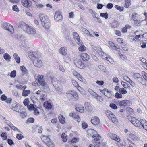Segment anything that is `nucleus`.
<instances>
[{"label":"nucleus","instance_id":"f257e3e1","mask_svg":"<svg viewBox=\"0 0 147 147\" xmlns=\"http://www.w3.org/2000/svg\"><path fill=\"white\" fill-rule=\"evenodd\" d=\"M51 80L56 90L59 92H62L63 90V88L60 82L56 78L53 77L51 78Z\"/></svg>","mask_w":147,"mask_h":147},{"label":"nucleus","instance_id":"f03ea898","mask_svg":"<svg viewBox=\"0 0 147 147\" xmlns=\"http://www.w3.org/2000/svg\"><path fill=\"white\" fill-rule=\"evenodd\" d=\"M20 27L28 34H34L36 33V30L32 26H29L24 22L22 23Z\"/></svg>","mask_w":147,"mask_h":147},{"label":"nucleus","instance_id":"7ed1b4c3","mask_svg":"<svg viewBox=\"0 0 147 147\" xmlns=\"http://www.w3.org/2000/svg\"><path fill=\"white\" fill-rule=\"evenodd\" d=\"M66 94L69 99L76 101L78 98L77 93L74 91L68 90L66 92Z\"/></svg>","mask_w":147,"mask_h":147},{"label":"nucleus","instance_id":"20e7f679","mask_svg":"<svg viewBox=\"0 0 147 147\" xmlns=\"http://www.w3.org/2000/svg\"><path fill=\"white\" fill-rule=\"evenodd\" d=\"M105 114L110 120L115 123H117L118 122L117 119L113 113L109 110H107L105 111Z\"/></svg>","mask_w":147,"mask_h":147},{"label":"nucleus","instance_id":"39448f33","mask_svg":"<svg viewBox=\"0 0 147 147\" xmlns=\"http://www.w3.org/2000/svg\"><path fill=\"white\" fill-rule=\"evenodd\" d=\"M3 27L4 29L8 31L9 33L13 34L14 32L13 26L8 23H4Z\"/></svg>","mask_w":147,"mask_h":147},{"label":"nucleus","instance_id":"423d86ee","mask_svg":"<svg viewBox=\"0 0 147 147\" xmlns=\"http://www.w3.org/2000/svg\"><path fill=\"white\" fill-rule=\"evenodd\" d=\"M33 59L34 65L38 68L41 67L43 65V63L40 58L34 56Z\"/></svg>","mask_w":147,"mask_h":147},{"label":"nucleus","instance_id":"0eeeda50","mask_svg":"<svg viewBox=\"0 0 147 147\" xmlns=\"http://www.w3.org/2000/svg\"><path fill=\"white\" fill-rule=\"evenodd\" d=\"M128 119L135 126L139 128H141V126L140 125V122L139 120L137 119L136 118L129 116L128 117Z\"/></svg>","mask_w":147,"mask_h":147},{"label":"nucleus","instance_id":"6e6552de","mask_svg":"<svg viewBox=\"0 0 147 147\" xmlns=\"http://www.w3.org/2000/svg\"><path fill=\"white\" fill-rule=\"evenodd\" d=\"M36 80L38 83L37 84H39L42 86H44L46 85V82L43 79V76L42 75H38L37 76Z\"/></svg>","mask_w":147,"mask_h":147},{"label":"nucleus","instance_id":"1a4fd4ad","mask_svg":"<svg viewBox=\"0 0 147 147\" xmlns=\"http://www.w3.org/2000/svg\"><path fill=\"white\" fill-rule=\"evenodd\" d=\"M74 63L75 65L79 68L84 69L85 67L84 64L79 59H76L74 60Z\"/></svg>","mask_w":147,"mask_h":147},{"label":"nucleus","instance_id":"9d476101","mask_svg":"<svg viewBox=\"0 0 147 147\" xmlns=\"http://www.w3.org/2000/svg\"><path fill=\"white\" fill-rule=\"evenodd\" d=\"M54 18L56 21H59L62 18V15L59 11H56L55 14Z\"/></svg>","mask_w":147,"mask_h":147},{"label":"nucleus","instance_id":"9b49d317","mask_svg":"<svg viewBox=\"0 0 147 147\" xmlns=\"http://www.w3.org/2000/svg\"><path fill=\"white\" fill-rule=\"evenodd\" d=\"M59 53L62 55L65 56L67 53V47H63L59 50Z\"/></svg>","mask_w":147,"mask_h":147},{"label":"nucleus","instance_id":"f8f14e48","mask_svg":"<svg viewBox=\"0 0 147 147\" xmlns=\"http://www.w3.org/2000/svg\"><path fill=\"white\" fill-rule=\"evenodd\" d=\"M102 93L107 97L110 98L112 96L111 92L107 89H104L101 91Z\"/></svg>","mask_w":147,"mask_h":147},{"label":"nucleus","instance_id":"ddd939ff","mask_svg":"<svg viewBox=\"0 0 147 147\" xmlns=\"http://www.w3.org/2000/svg\"><path fill=\"white\" fill-rule=\"evenodd\" d=\"M120 106H129L131 104V103L129 100H125L120 101L119 102Z\"/></svg>","mask_w":147,"mask_h":147},{"label":"nucleus","instance_id":"4468645a","mask_svg":"<svg viewBox=\"0 0 147 147\" xmlns=\"http://www.w3.org/2000/svg\"><path fill=\"white\" fill-rule=\"evenodd\" d=\"M144 34L141 35V36H139L135 35L134 36H131L130 37V41H137L140 40L142 38H143L144 37Z\"/></svg>","mask_w":147,"mask_h":147},{"label":"nucleus","instance_id":"2eb2a0df","mask_svg":"<svg viewBox=\"0 0 147 147\" xmlns=\"http://www.w3.org/2000/svg\"><path fill=\"white\" fill-rule=\"evenodd\" d=\"M91 121L93 125H96L99 123L100 120L99 118L97 117L94 116L92 118Z\"/></svg>","mask_w":147,"mask_h":147},{"label":"nucleus","instance_id":"dca6fc26","mask_svg":"<svg viewBox=\"0 0 147 147\" xmlns=\"http://www.w3.org/2000/svg\"><path fill=\"white\" fill-rule=\"evenodd\" d=\"M21 2L22 5L25 7H29L31 5L29 0H21Z\"/></svg>","mask_w":147,"mask_h":147},{"label":"nucleus","instance_id":"f3484780","mask_svg":"<svg viewBox=\"0 0 147 147\" xmlns=\"http://www.w3.org/2000/svg\"><path fill=\"white\" fill-rule=\"evenodd\" d=\"M80 56L82 59L84 61H88L90 58L89 55L86 53H82Z\"/></svg>","mask_w":147,"mask_h":147},{"label":"nucleus","instance_id":"a211bd4d","mask_svg":"<svg viewBox=\"0 0 147 147\" xmlns=\"http://www.w3.org/2000/svg\"><path fill=\"white\" fill-rule=\"evenodd\" d=\"M77 44L80 46L78 47V50L80 51H84L86 49V48L85 46L84 45L83 43L81 41Z\"/></svg>","mask_w":147,"mask_h":147},{"label":"nucleus","instance_id":"6ab92c4d","mask_svg":"<svg viewBox=\"0 0 147 147\" xmlns=\"http://www.w3.org/2000/svg\"><path fill=\"white\" fill-rule=\"evenodd\" d=\"M132 77L135 79H139L141 81H142V79L141 75L138 73H135L133 74L132 76Z\"/></svg>","mask_w":147,"mask_h":147},{"label":"nucleus","instance_id":"aec40b11","mask_svg":"<svg viewBox=\"0 0 147 147\" xmlns=\"http://www.w3.org/2000/svg\"><path fill=\"white\" fill-rule=\"evenodd\" d=\"M73 35L74 39L77 43L81 42L79 35L77 32H74Z\"/></svg>","mask_w":147,"mask_h":147},{"label":"nucleus","instance_id":"412c9836","mask_svg":"<svg viewBox=\"0 0 147 147\" xmlns=\"http://www.w3.org/2000/svg\"><path fill=\"white\" fill-rule=\"evenodd\" d=\"M40 18L42 23L47 22L49 20L47 16H45L43 14H40Z\"/></svg>","mask_w":147,"mask_h":147},{"label":"nucleus","instance_id":"4be33fe9","mask_svg":"<svg viewBox=\"0 0 147 147\" xmlns=\"http://www.w3.org/2000/svg\"><path fill=\"white\" fill-rule=\"evenodd\" d=\"M41 139L46 144H48L50 140V139L48 137L43 135L41 136Z\"/></svg>","mask_w":147,"mask_h":147},{"label":"nucleus","instance_id":"5701e85b","mask_svg":"<svg viewBox=\"0 0 147 147\" xmlns=\"http://www.w3.org/2000/svg\"><path fill=\"white\" fill-rule=\"evenodd\" d=\"M43 27L46 29H48L50 26V22L49 20L44 22L42 23Z\"/></svg>","mask_w":147,"mask_h":147},{"label":"nucleus","instance_id":"b1692460","mask_svg":"<svg viewBox=\"0 0 147 147\" xmlns=\"http://www.w3.org/2000/svg\"><path fill=\"white\" fill-rule=\"evenodd\" d=\"M110 137L112 139L117 142H119L120 140L119 137L115 134H111L110 135Z\"/></svg>","mask_w":147,"mask_h":147},{"label":"nucleus","instance_id":"393cba45","mask_svg":"<svg viewBox=\"0 0 147 147\" xmlns=\"http://www.w3.org/2000/svg\"><path fill=\"white\" fill-rule=\"evenodd\" d=\"M12 109L13 110L15 111H16L19 112H20L21 109L20 107L19 106V105L18 104H16L15 106H13L12 108Z\"/></svg>","mask_w":147,"mask_h":147},{"label":"nucleus","instance_id":"a878e982","mask_svg":"<svg viewBox=\"0 0 147 147\" xmlns=\"http://www.w3.org/2000/svg\"><path fill=\"white\" fill-rule=\"evenodd\" d=\"M131 4V0H125L124 7L128 8Z\"/></svg>","mask_w":147,"mask_h":147},{"label":"nucleus","instance_id":"bb28decb","mask_svg":"<svg viewBox=\"0 0 147 147\" xmlns=\"http://www.w3.org/2000/svg\"><path fill=\"white\" fill-rule=\"evenodd\" d=\"M20 69L21 71L22 72V74L21 75L22 76L27 73L28 71L26 70V68L24 66H20Z\"/></svg>","mask_w":147,"mask_h":147},{"label":"nucleus","instance_id":"cd10ccee","mask_svg":"<svg viewBox=\"0 0 147 147\" xmlns=\"http://www.w3.org/2000/svg\"><path fill=\"white\" fill-rule=\"evenodd\" d=\"M134 21L135 24L138 26H141V23L143 22H142V20L141 21L139 18Z\"/></svg>","mask_w":147,"mask_h":147},{"label":"nucleus","instance_id":"c85d7f7f","mask_svg":"<svg viewBox=\"0 0 147 147\" xmlns=\"http://www.w3.org/2000/svg\"><path fill=\"white\" fill-rule=\"evenodd\" d=\"M44 105V107L47 109H51L52 107L51 104L48 101L45 102Z\"/></svg>","mask_w":147,"mask_h":147},{"label":"nucleus","instance_id":"c756f323","mask_svg":"<svg viewBox=\"0 0 147 147\" xmlns=\"http://www.w3.org/2000/svg\"><path fill=\"white\" fill-rule=\"evenodd\" d=\"M18 113L20 114V116L22 117H24L26 116V113L25 111V110L24 108H21L20 112Z\"/></svg>","mask_w":147,"mask_h":147},{"label":"nucleus","instance_id":"7c9ffc66","mask_svg":"<svg viewBox=\"0 0 147 147\" xmlns=\"http://www.w3.org/2000/svg\"><path fill=\"white\" fill-rule=\"evenodd\" d=\"M139 15L136 13H134L131 16V19L133 21L139 18Z\"/></svg>","mask_w":147,"mask_h":147},{"label":"nucleus","instance_id":"2f4dec72","mask_svg":"<svg viewBox=\"0 0 147 147\" xmlns=\"http://www.w3.org/2000/svg\"><path fill=\"white\" fill-rule=\"evenodd\" d=\"M36 106L33 104H30V105L28 106V109L30 110H33L35 111L36 109Z\"/></svg>","mask_w":147,"mask_h":147},{"label":"nucleus","instance_id":"473e14b6","mask_svg":"<svg viewBox=\"0 0 147 147\" xmlns=\"http://www.w3.org/2000/svg\"><path fill=\"white\" fill-rule=\"evenodd\" d=\"M13 56L16 62L18 63H20V58L17 54L16 53H14L13 55Z\"/></svg>","mask_w":147,"mask_h":147},{"label":"nucleus","instance_id":"72a5a7b5","mask_svg":"<svg viewBox=\"0 0 147 147\" xmlns=\"http://www.w3.org/2000/svg\"><path fill=\"white\" fill-rule=\"evenodd\" d=\"M58 118L61 123H65V118L61 115H59Z\"/></svg>","mask_w":147,"mask_h":147},{"label":"nucleus","instance_id":"f704fd0d","mask_svg":"<svg viewBox=\"0 0 147 147\" xmlns=\"http://www.w3.org/2000/svg\"><path fill=\"white\" fill-rule=\"evenodd\" d=\"M4 58L7 61H10L11 57L8 53H5L4 54Z\"/></svg>","mask_w":147,"mask_h":147},{"label":"nucleus","instance_id":"c9c22d12","mask_svg":"<svg viewBox=\"0 0 147 147\" xmlns=\"http://www.w3.org/2000/svg\"><path fill=\"white\" fill-rule=\"evenodd\" d=\"M76 110L82 113L84 110V108L82 106H80L79 107H77L76 108Z\"/></svg>","mask_w":147,"mask_h":147},{"label":"nucleus","instance_id":"e433bc0d","mask_svg":"<svg viewBox=\"0 0 147 147\" xmlns=\"http://www.w3.org/2000/svg\"><path fill=\"white\" fill-rule=\"evenodd\" d=\"M16 87L18 89L21 90H24L25 89L26 87V86H23L20 84H17L16 85Z\"/></svg>","mask_w":147,"mask_h":147},{"label":"nucleus","instance_id":"4c0bfd02","mask_svg":"<svg viewBox=\"0 0 147 147\" xmlns=\"http://www.w3.org/2000/svg\"><path fill=\"white\" fill-rule=\"evenodd\" d=\"M108 44L111 49H116L117 48H117L115 46L114 44L112 42L109 41Z\"/></svg>","mask_w":147,"mask_h":147},{"label":"nucleus","instance_id":"58836bf2","mask_svg":"<svg viewBox=\"0 0 147 147\" xmlns=\"http://www.w3.org/2000/svg\"><path fill=\"white\" fill-rule=\"evenodd\" d=\"M61 137L63 141L64 142L67 141V136L65 133H62L61 136Z\"/></svg>","mask_w":147,"mask_h":147},{"label":"nucleus","instance_id":"ea45409f","mask_svg":"<svg viewBox=\"0 0 147 147\" xmlns=\"http://www.w3.org/2000/svg\"><path fill=\"white\" fill-rule=\"evenodd\" d=\"M92 137L95 140H96L97 141L99 140L100 138V136L98 134L93 135Z\"/></svg>","mask_w":147,"mask_h":147},{"label":"nucleus","instance_id":"a19ab883","mask_svg":"<svg viewBox=\"0 0 147 147\" xmlns=\"http://www.w3.org/2000/svg\"><path fill=\"white\" fill-rule=\"evenodd\" d=\"M76 88L81 94H85V90L84 89L82 88L79 85H78Z\"/></svg>","mask_w":147,"mask_h":147},{"label":"nucleus","instance_id":"79ce46f5","mask_svg":"<svg viewBox=\"0 0 147 147\" xmlns=\"http://www.w3.org/2000/svg\"><path fill=\"white\" fill-rule=\"evenodd\" d=\"M30 90H23L22 93V95L23 96H27L30 93Z\"/></svg>","mask_w":147,"mask_h":147},{"label":"nucleus","instance_id":"37998d69","mask_svg":"<svg viewBox=\"0 0 147 147\" xmlns=\"http://www.w3.org/2000/svg\"><path fill=\"white\" fill-rule=\"evenodd\" d=\"M89 11L90 13L91 14L93 17L96 18H97L96 16L98 15V14H96V13L95 11H94L93 10L91 9H89Z\"/></svg>","mask_w":147,"mask_h":147},{"label":"nucleus","instance_id":"c03bdc74","mask_svg":"<svg viewBox=\"0 0 147 147\" xmlns=\"http://www.w3.org/2000/svg\"><path fill=\"white\" fill-rule=\"evenodd\" d=\"M119 92L120 94H125L127 93L126 89L123 88H120Z\"/></svg>","mask_w":147,"mask_h":147},{"label":"nucleus","instance_id":"a18cd8bd","mask_svg":"<svg viewBox=\"0 0 147 147\" xmlns=\"http://www.w3.org/2000/svg\"><path fill=\"white\" fill-rule=\"evenodd\" d=\"M129 137L131 139H132L133 140L135 141L136 140L138 139V137L137 136L135 135L132 134H130L129 135Z\"/></svg>","mask_w":147,"mask_h":147},{"label":"nucleus","instance_id":"49530a36","mask_svg":"<svg viewBox=\"0 0 147 147\" xmlns=\"http://www.w3.org/2000/svg\"><path fill=\"white\" fill-rule=\"evenodd\" d=\"M115 7L116 9L117 10H119L120 12H121L123 11L124 10L123 7H121L120 6H118V5H115Z\"/></svg>","mask_w":147,"mask_h":147},{"label":"nucleus","instance_id":"de8ad7c7","mask_svg":"<svg viewBox=\"0 0 147 147\" xmlns=\"http://www.w3.org/2000/svg\"><path fill=\"white\" fill-rule=\"evenodd\" d=\"M88 91L90 94L94 96L97 95V94L91 89H88Z\"/></svg>","mask_w":147,"mask_h":147},{"label":"nucleus","instance_id":"09e8293b","mask_svg":"<svg viewBox=\"0 0 147 147\" xmlns=\"http://www.w3.org/2000/svg\"><path fill=\"white\" fill-rule=\"evenodd\" d=\"M74 118L78 122H79L80 121L81 119L80 118L79 116L76 114L74 115Z\"/></svg>","mask_w":147,"mask_h":147},{"label":"nucleus","instance_id":"8fccbe9b","mask_svg":"<svg viewBox=\"0 0 147 147\" xmlns=\"http://www.w3.org/2000/svg\"><path fill=\"white\" fill-rule=\"evenodd\" d=\"M71 82L73 85L76 88L79 85V84L78 82H76V80H72Z\"/></svg>","mask_w":147,"mask_h":147},{"label":"nucleus","instance_id":"3c124183","mask_svg":"<svg viewBox=\"0 0 147 147\" xmlns=\"http://www.w3.org/2000/svg\"><path fill=\"white\" fill-rule=\"evenodd\" d=\"M121 83L122 86L125 88H127L129 87L128 84L123 81H121Z\"/></svg>","mask_w":147,"mask_h":147},{"label":"nucleus","instance_id":"603ef678","mask_svg":"<svg viewBox=\"0 0 147 147\" xmlns=\"http://www.w3.org/2000/svg\"><path fill=\"white\" fill-rule=\"evenodd\" d=\"M16 70H14L12 71L10 74V76L11 78H15L16 75Z\"/></svg>","mask_w":147,"mask_h":147},{"label":"nucleus","instance_id":"864d4df0","mask_svg":"<svg viewBox=\"0 0 147 147\" xmlns=\"http://www.w3.org/2000/svg\"><path fill=\"white\" fill-rule=\"evenodd\" d=\"M106 59L108 61L110 62L111 64H113L114 62L112 58H110L109 57L106 56L105 57Z\"/></svg>","mask_w":147,"mask_h":147},{"label":"nucleus","instance_id":"5fc2aeb1","mask_svg":"<svg viewBox=\"0 0 147 147\" xmlns=\"http://www.w3.org/2000/svg\"><path fill=\"white\" fill-rule=\"evenodd\" d=\"M139 121L140 122V125L141 126V125L142 126L145 125V124L146 122H147V121H146V120H143V119H141Z\"/></svg>","mask_w":147,"mask_h":147},{"label":"nucleus","instance_id":"6e6d98bb","mask_svg":"<svg viewBox=\"0 0 147 147\" xmlns=\"http://www.w3.org/2000/svg\"><path fill=\"white\" fill-rule=\"evenodd\" d=\"M77 78L82 82H85V80L84 78L80 74V76H79Z\"/></svg>","mask_w":147,"mask_h":147},{"label":"nucleus","instance_id":"4d7b16f0","mask_svg":"<svg viewBox=\"0 0 147 147\" xmlns=\"http://www.w3.org/2000/svg\"><path fill=\"white\" fill-rule=\"evenodd\" d=\"M84 106L85 108L87 110L90 109L91 107L90 103L88 102H85L84 104Z\"/></svg>","mask_w":147,"mask_h":147},{"label":"nucleus","instance_id":"13d9d810","mask_svg":"<svg viewBox=\"0 0 147 147\" xmlns=\"http://www.w3.org/2000/svg\"><path fill=\"white\" fill-rule=\"evenodd\" d=\"M130 84L131 86L133 87H136V84L131 79H130L129 82H128Z\"/></svg>","mask_w":147,"mask_h":147},{"label":"nucleus","instance_id":"bf43d9fd","mask_svg":"<svg viewBox=\"0 0 147 147\" xmlns=\"http://www.w3.org/2000/svg\"><path fill=\"white\" fill-rule=\"evenodd\" d=\"M13 10L17 12H18L19 11V9L18 8L17 6L16 5H13L12 7Z\"/></svg>","mask_w":147,"mask_h":147},{"label":"nucleus","instance_id":"052dcab7","mask_svg":"<svg viewBox=\"0 0 147 147\" xmlns=\"http://www.w3.org/2000/svg\"><path fill=\"white\" fill-rule=\"evenodd\" d=\"M95 131V130L92 129H88L87 131V132L88 134V135L89 134L90 135L92 134L93 133H94Z\"/></svg>","mask_w":147,"mask_h":147},{"label":"nucleus","instance_id":"680f3d73","mask_svg":"<svg viewBox=\"0 0 147 147\" xmlns=\"http://www.w3.org/2000/svg\"><path fill=\"white\" fill-rule=\"evenodd\" d=\"M44 6V5L41 4H37L36 5V8L38 9H42Z\"/></svg>","mask_w":147,"mask_h":147},{"label":"nucleus","instance_id":"e2e57ef3","mask_svg":"<svg viewBox=\"0 0 147 147\" xmlns=\"http://www.w3.org/2000/svg\"><path fill=\"white\" fill-rule=\"evenodd\" d=\"M110 107L113 109H117V108L116 105L114 103H111L110 104Z\"/></svg>","mask_w":147,"mask_h":147},{"label":"nucleus","instance_id":"0e129e2a","mask_svg":"<svg viewBox=\"0 0 147 147\" xmlns=\"http://www.w3.org/2000/svg\"><path fill=\"white\" fill-rule=\"evenodd\" d=\"M29 103V101L28 99H25L23 102V103L26 106H28V105Z\"/></svg>","mask_w":147,"mask_h":147},{"label":"nucleus","instance_id":"69168bd1","mask_svg":"<svg viewBox=\"0 0 147 147\" xmlns=\"http://www.w3.org/2000/svg\"><path fill=\"white\" fill-rule=\"evenodd\" d=\"M95 97L96 99L100 102H102L103 101V99L101 96H99L97 94V95L95 96Z\"/></svg>","mask_w":147,"mask_h":147},{"label":"nucleus","instance_id":"338daca9","mask_svg":"<svg viewBox=\"0 0 147 147\" xmlns=\"http://www.w3.org/2000/svg\"><path fill=\"white\" fill-rule=\"evenodd\" d=\"M123 78L124 80L127 82H129V80H130V79L129 77L126 75L123 76Z\"/></svg>","mask_w":147,"mask_h":147},{"label":"nucleus","instance_id":"774afa93","mask_svg":"<svg viewBox=\"0 0 147 147\" xmlns=\"http://www.w3.org/2000/svg\"><path fill=\"white\" fill-rule=\"evenodd\" d=\"M100 15L102 17H104L106 19L108 18V15L106 13H100Z\"/></svg>","mask_w":147,"mask_h":147}]
</instances>
